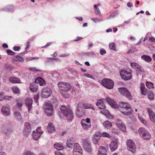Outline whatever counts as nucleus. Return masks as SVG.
Returning <instances> with one entry per match:
<instances>
[{
    "instance_id": "1",
    "label": "nucleus",
    "mask_w": 155,
    "mask_h": 155,
    "mask_svg": "<svg viewBox=\"0 0 155 155\" xmlns=\"http://www.w3.org/2000/svg\"><path fill=\"white\" fill-rule=\"evenodd\" d=\"M106 101L110 106L114 108L117 109L118 107L117 103L114 100L109 97H107L106 99H101L97 101L96 103V105L98 107L101 109H104L105 108V105L104 102Z\"/></svg>"
},
{
    "instance_id": "2",
    "label": "nucleus",
    "mask_w": 155,
    "mask_h": 155,
    "mask_svg": "<svg viewBox=\"0 0 155 155\" xmlns=\"http://www.w3.org/2000/svg\"><path fill=\"white\" fill-rule=\"evenodd\" d=\"M61 110L62 113L65 116L67 117L69 120H72L74 117V114L72 110L68 109L64 106H61Z\"/></svg>"
},
{
    "instance_id": "3",
    "label": "nucleus",
    "mask_w": 155,
    "mask_h": 155,
    "mask_svg": "<svg viewBox=\"0 0 155 155\" xmlns=\"http://www.w3.org/2000/svg\"><path fill=\"white\" fill-rule=\"evenodd\" d=\"M60 90L62 91L68 92L71 89V86L68 83L60 81L58 83Z\"/></svg>"
},
{
    "instance_id": "4",
    "label": "nucleus",
    "mask_w": 155,
    "mask_h": 155,
    "mask_svg": "<svg viewBox=\"0 0 155 155\" xmlns=\"http://www.w3.org/2000/svg\"><path fill=\"white\" fill-rule=\"evenodd\" d=\"M138 132L140 136L143 139L147 140L150 139L151 137L150 134L143 127L139 128Z\"/></svg>"
},
{
    "instance_id": "5",
    "label": "nucleus",
    "mask_w": 155,
    "mask_h": 155,
    "mask_svg": "<svg viewBox=\"0 0 155 155\" xmlns=\"http://www.w3.org/2000/svg\"><path fill=\"white\" fill-rule=\"evenodd\" d=\"M101 83L104 87L109 89H112L114 85L113 81L110 79H103Z\"/></svg>"
},
{
    "instance_id": "6",
    "label": "nucleus",
    "mask_w": 155,
    "mask_h": 155,
    "mask_svg": "<svg viewBox=\"0 0 155 155\" xmlns=\"http://www.w3.org/2000/svg\"><path fill=\"white\" fill-rule=\"evenodd\" d=\"M81 142L83 147L86 151L88 152L92 151V148L90 142L87 140L83 139L81 140Z\"/></svg>"
},
{
    "instance_id": "7",
    "label": "nucleus",
    "mask_w": 155,
    "mask_h": 155,
    "mask_svg": "<svg viewBox=\"0 0 155 155\" xmlns=\"http://www.w3.org/2000/svg\"><path fill=\"white\" fill-rule=\"evenodd\" d=\"M72 153L73 155H82L83 150L78 143H74Z\"/></svg>"
},
{
    "instance_id": "8",
    "label": "nucleus",
    "mask_w": 155,
    "mask_h": 155,
    "mask_svg": "<svg viewBox=\"0 0 155 155\" xmlns=\"http://www.w3.org/2000/svg\"><path fill=\"white\" fill-rule=\"evenodd\" d=\"M44 108L45 112L48 116H51L53 114V107L51 104L50 103H46Z\"/></svg>"
},
{
    "instance_id": "9",
    "label": "nucleus",
    "mask_w": 155,
    "mask_h": 155,
    "mask_svg": "<svg viewBox=\"0 0 155 155\" xmlns=\"http://www.w3.org/2000/svg\"><path fill=\"white\" fill-rule=\"evenodd\" d=\"M127 149L132 153L135 152L136 150V146L134 142L130 139L128 140L127 141Z\"/></svg>"
},
{
    "instance_id": "10",
    "label": "nucleus",
    "mask_w": 155,
    "mask_h": 155,
    "mask_svg": "<svg viewBox=\"0 0 155 155\" xmlns=\"http://www.w3.org/2000/svg\"><path fill=\"white\" fill-rule=\"evenodd\" d=\"M120 75L122 78L125 80L130 79L132 78V75L130 72L126 70H122L120 71Z\"/></svg>"
},
{
    "instance_id": "11",
    "label": "nucleus",
    "mask_w": 155,
    "mask_h": 155,
    "mask_svg": "<svg viewBox=\"0 0 155 155\" xmlns=\"http://www.w3.org/2000/svg\"><path fill=\"white\" fill-rule=\"evenodd\" d=\"M119 91L122 94L126 97L128 99L130 100L131 99L132 96L130 93L126 88H120L119 89Z\"/></svg>"
},
{
    "instance_id": "12",
    "label": "nucleus",
    "mask_w": 155,
    "mask_h": 155,
    "mask_svg": "<svg viewBox=\"0 0 155 155\" xmlns=\"http://www.w3.org/2000/svg\"><path fill=\"white\" fill-rule=\"evenodd\" d=\"M31 131V129L30 124L28 122L25 123L24 128L23 131L24 136L27 137Z\"/></svg>"
},
{
    "instance_id": "13",
    "label": "nucleus",
    "mask_w": 155,
    "mask_h": 155,
    "mask_svg": "<svg viewBox=\"0 0 155 155\" xmlns=\"http://www.w3.org/2000/svg\"><path fill=\"white\" fill-rule=\"evenodd\" d=\"M52 94V90L48 87L44 88L42 90L41 96L43 98H47L51 95Z\"/></svg>"
},
{
    "instance_id": "14",
    "label": "nucleus",
    "mask_w": 155,
    "mask_h": 155,
    "mask_svg": "<svg viewBox=\"0 0 155 155\" xmlns=\"http://www.w3.org/2000/svg\"><path fill=\"white\" fill-rule=\"evenodd\" d=\"M43 133V131H39L37 129H36V130L34 131L32 134L33 139L36 140H38Z\"/></svg>"
},
{
    "instance_id": "15",
    "label": "nucleus",
    "mask_w": 155,
    "mask_h": 155,
    "mask_svg": "<svg viewBox=\"0 0 155 155\" xmlns=\"http://www.w3.org/2000/svg\"><path fill=\"white\" fill-rule=\"evenodd\" d=\"M32 99L30 98H27L25 100V103L26 106L28 108V111L30 112L32 107Z\"/></svg>"
},
{
    "instance_id": "16",
    "label": "nucleus",
    "mask_w": 155,
    "mask_h": 155,
    "mask_svg": "<svg viewBox=\"0 0 155 155\" xmlns=\"http://www.w3.org/2000/svg\"><path fill=\"white\" fill-rule=\"evenodd\" d=\"M148 113L149 115L150 120L153 122H155V114L153 110L150 108H147Z\"/></svg>"
},
{
    "instance_id": "17",
    "label": "nucleus",
    "mask_w": 155,
    "mask_h": 155,
    "mask_svg": "<svg viewBox=\"0 0 155 155\" xmlns=\"http://www.w3.org/2000/svg\"><path fill=\"white\" fill-rule=\"evenodd\" d=\"M130 65L133 68L142 72L144 71L143 69L141 68V66L137 63L134 62H131L130 63Z\"/></svg>"
},
{
    "instance_id": "18",
    "label": "nucleus",
    "mask_w": 155,
    "mask_h": 155,
    "mask_svg": "<svg viewBox=\"0 0 155 155\" xmlns=\"http://www.w3.org/2000/svg\"><path fill=\"white\" fill-rule=\"evenodd\" d=\"M1 111L3 114L5 116L9 115L10 110L8 106H4L1 109Z\"/></svg>"
},
{
    "instance_id": "19",
    "label": "nucleus",
    "mask_w": 155,
    "mask_h": 155,
    "mask_svg": "<svg viewBox=\"0 0 155 155\" xmlns=\"http://www.w3.org/2000/svg\"><path fill=\"white\" fill-rule=\"evenodd\" d=\"M119 107H120L119 110H124V108H127V109H130V107L129 104L127 102H122L119 104Z\"/></svg>"
},
{
    "instance_id": "20",
    "label": "nucleus",
    "mask_w": 155,
    "mask_h": 155,
    "mask_svg": "<svg viewBox=\"0 0 155 155\" xmlns=\"http://www.w3.org/2000/svg\"><path fill=\"white\" fill-rule=\"evenodd\" d=\"M98 155H107V151L104 147L101 146L99 147Z\"/></svg>"
},
{
    "instance_id": "21",
    "label": "nucleus",
    "mask_w": 155,
    "mask_h": 155,
    "mask_svg": "<svg viewBox=\"0 0 155 155\" xmlns=\"http://www.w3.org/2000/svg\"><path fill=\"white\" fill-rule=\"evenodd\" d=\"M120 112L124 115L128 116L132 113V110L130 107V109H127V108H124V110H120Z\"/></svg>"
},
{
    "instance_id": "22",
    "label": "nucleus",
    "mask_w": 155,
    "mask_h": 155,
    "mask_svg": "<svg viewBox=\"0 0 155 155\" xmlns=\"http://www.w3.org/2000/svg\"><path fill=\"white\" fill-rule=\"evenodd\" d=\"M9 81L13 84L21 83V82L18 78L14 77H10L9 78Z\"/></svg>"
},
{
    "instance_id": "23",
    "label": "nucleus",
    "mask_w": 155,
    "mask_h": 155,
    "mask_svg": "<svg viewBox=\"0 0 155 155\" xmlns=\"http://www.w3.org/2000/svg\"><path fill=\"white\" fill-rule=\"evenodd\" d=\"M81 125L83 129L85 130H87L91 128V124L85 123L84 119H83L81 122Z\"/></svg>"
},
{
    "instance_id": "24",
    "label": "nucleus",
    "mask_w": 155,
    "mask_h": 155,
    "mask_svg": "<svg viewBox=\"0 0 155 155\" xmlns=\"http://www.w3.org/2000/svg\"><path fill=\"white\" fill-rule=\"evenodd\" d=\"M74 139L73 138H71L67 140L66 143L67 146L68 148H71L74 144Z\"/></svg>"
},
{
    "instance_id": "25",
    "label": "nucleus",
    "mask_w": 155,
    "mask_h": 155,
    "mask_svg": "<svg viewBox=\"0 0 155 155\" xmlns=\"http://www.w3.org/2000/svg\"><path fill=\"white\" fill-rule=\"evenodd\" d=\"M117 144L115 141L111 142L110 145V150L112 151H114L117 149Z\"/></svg>"
},
{
    "instance_id": "26",
    "label": "nucleus",
    "mask_w": 155,
    "mask_h": 155,
    "mask_svg": "<svg viewBox=\"0 0 155 155\" xmlns=\"http://www.w3.org/2000/svg\"><path fill=\"white\" fill-rule=\"evenodd\" d=\"M48 130L49 133H52L55 131V129L53 124L51 123H49L48 126Z\"/></svg>"
},
{
    "instance_id": "27",
    "label": "nucleus",
    "mask_w": 155,
    "mask_h": 155,
    "mask_svg": "<svg viewBox=\"0 0 155 155\" xmlns=\"http://www.w3.org/2000/svg\"><path fill=\"white\" fill-rule=\"evenodd\" d=\"M12 60L14 61L22 62L24 61V59L18 55H16L12 58Z\"/></svg>"
},
{
    "instance_id": "28",
    "label": "nucleus",
    "mask_w": 155,
    "mask_h": 155,
    "mask_svg": "<svg viewBox=\"0 0 155 155\" xmlns=\"http://www.w3.org/2000/svg\"><path fill=\"white\" fill-rule=\"evenodd\" d=\"M138 118L141 122L146 127H149V125L147 122L144 119L140 116L139 114H138Z\"/></svg>"
},
{
    "instance_id": "29",
    "label": "nucleus",
    "mask_w": 155,
    "mask_h": 155,
    "mask_svg": "<svg viewBox=\"0 0 155 155\" xmlns=\"http://www.w3.org/2000/svg\"><path fill=\"white\" fill-rule=\"evenodd\" d=\"M141 58L142 60L148 63L152 61V58L148 55H143L141 56Z\"/></svg>"
},
{
    "instance_id": "30",
    "label": "nucleus",
    "mask_w": 155,
    "mask_h": 155,
    "mask_svg": "<svg viewBox=\"0 0 155 155\" xmlns=\"http://www.w3.org/2000/svg\"><path fill=\"white\" fill-rule=\"evenodd\" d=\"M14 116L16 119L18 121H21L22 117L20 113L18 111H15L14 112Z\"/></svg>"
},
{
    "instance_id": "31",
    "label": "nucleus",
    "mask_w": 155,
    "mask_h": 155,
    "mask_svg": "<svg viewBox=\"0 0 155 155\" xmlns=\"http://www.w3.org/2000/svg\"><path fill=\"white\" fill-rule=\"evenodd\" d=\"M83 108L85 109H91L93 110H94V107L91 104L88 103H84Z\"/></svg>"
},
{
    "instance_id": "32",
    "label": "nucleus",
    "mask_w": 155,
    "mask_h": 155,
    "mask_svg": "<svg viewBox=\"0 0 155 155\" xmlns=\"http://www.w3.org/2000/svg\"><path fill=\"white\" fill-rule=\"evenodd\" d=\"M30 91L33 92H36L37 91L38 89L37 86L34 84H31L30 85Z\"/></svg>"
},
{
    "instance_id": "33",
    "label": "nucleus",
    "mask_w": 155,
    "mask_h": 155,
    "mask_svg": "<svg viewBox=\"0 0 155 155\" xmlns=\"http://www.w3.org/2000/svg\"><path fill=\"white\" fill-rule=\"evenodd\" d=\"M54 148L57 149V151H59L60 150H62L64 148L62 145L59 143H56L54 145Z\"/></svg>"
},
{
    "instance_id": "34",
    "label": "nucleus",
    "mask_w": 155,
    "mask_h": 155,
    "mask_svg": "<svg viewBox=\"0 0 155 155\" xmlns=\"http://www.w3.org/2000/svg\"><path fill=\"white\" fill-rule=\"evenodd\" d=\"M94 8L95 14L96 15L100 16L101 15V12L99 8L97 7V5H94Z\"/></svg>"
},
{
    "instance_id": "35",
    "label": "nucleus",
    "mask_w": 155,
    "mask_h": 155,
    "mask_svg": "<svg viewBox=\"0 0 155 155\" xmlns=\"http://www.w3.org/2000/svg\"><path fill=\"white\" fill-rule=\"evenodd\" d=\"M103 124L105 128L107 129L111 126V123L108 121H106L103 123Z\"/></svg>"
},
{
    "instance_id": "36",
    "label": "nucleus",
    "mask_w": 155,
    "mask_h": 155,
    "mask_svg": "<svg viewBox=\"0 0 155 155\" xmlns=\"http://www.w3.org/2000/svg\"><path fill=\"white\" fill-rule=\"evenodd\" d=\"M101 134L99 132H97L94 135V138L96 140V141L97 142L100 139L101 137Z\"/></svg>"
},
{
    "instance_id": "37",
    "label": "nucleus",
    "mask_w": 155,
    "mask_h": 155,
    "mask_svg": "<svg viewBox=\"0 0 155 155\" xmlns=\"http://www.w3.org/2000/svg\"><path fill=\"white\" fill-rule=\"evenodd\" d=\"M83 107V103L82 102H80L78 104L76 110L82 111V109Z\"/></svg>"
},
{
    "instance_id": "38",
    "label": "nucleus",
    "mask_w": 155,
    "mask_h": 155,
    "mask_svg": "<svg viewBox=\"0 0 155 155\" xmlns=\"http://www.w3.org/2000/svg\"><path fill=\"white\" fill-rule=\"evenodd\" d=\"M22 106V104L21 103H17L14 106V108L15 109L21 110Z\"/></svg>"
},
{
    "instance_id": "39",
    "label": "nucleus",
    "mask_w": 155,
    "mask_h": 155,
    "mask_svg": "<svg viewBox=\"0 0 155 155\" xmlns=\"http://www.w3.org/2000/svg\"><path fill=\"white\" fill-rule=\"evenodd\" d=\"M146 87L150 89L153 88L154 87L153 84L152 82L147 81L146 82Z\"/></svg>"
},
{
    "instance_id": "40",
    "label": "nucleus",
    "mask_w": 155,
    "mask_h": 155,
    "mask_svg": "<svg viewBox=\"0 0 155 155\" xmlns=\"http://www.w3.org/2000/svg\"><path fill=\"white\" fill-rule=\"evenodd\" d=\"M109 47L110 49L117 51V50L116 49L115 44L114 43L112 42L110 43L109 45Z\"/></svg>"
},
{
    "instance_id": "41",
    "label": "nucleus",
    "mask_w": 155,
    "mask_h": 155,
    "mask_svg": "<svg viewBox=\"0 0 155 155\" xmlns=\"http://www.w3.org/2000/svg\"><path fill=\"white\" fill-rule=\"evenodd\" d=\"M118 127L123 131L125 132L126 131V127L125 125L123 123Z\"/></svg>"
},
{
    "instance_id": "42",
    "label": "nucleus",
    "mask_w": 155,
    "mask_h": 155,
    "mask_svg": "<svg viewBox=\"0 0 155 155\" xmlns=\"http://www.w3.org/2000/svg\"><path fill=\"white\" fill-rule=\"evenodd\" d=\"M14 8V7L13 6H10L8 7L2 9V10L5 11L9 12L12 11Z\"/></svg>"
},
{
    "instance_id": "43",
    "label": "nucleus",
    "mask_w": 155,
    "mask_h": 155,
    "mask_svg": "<svg viewBox=\"0 0 155 155\" xmlns=\"http://www.w3.org/2000/svg\"><path fill=\"white\" fill-rule=\"evenodd\" d=\"M91 20L95 23L101 22L103 21V20L101 18H91Z\"/></svg>"
},
{
    "instance_id": "44",
    "label": "nucleus",
    "mask_w": 155,
    "mask_h": 155,
    "mask_svg": "<svg viewBox=\"0 0 155 155\" xmlns=\"http://www.w3.org/2000/svg\"><path fill=\"white\" fill-rule=\"evenodd\" d=\"M12 90L14 93L18 94L19 93L20 90L19 89L16 87H12Z\"/></svg>"
},
{
    "instance_id": "45",
    "label": "nucleus",
    "mask_w": 155,
    "mask_h": 155,
    "mask_svg": "<svg viewBox=\"0 0 155 155\" xmlns=\"http://www.w3.org/2000/svg\"><path fill=\"white\" fill-rule=\"evenodd\" d=\"M81 110H76V115L79 118L83 116V113L81 112Z\"/></svg>"
},
{
    "instance_id": "46",
    "label": "nucleus",
    "mask_w": 155,
    "mask_h": 155,
    "mask_svg": "<svg viewBox=\"0 0 155 155\" xmlns=\"http://www.w3.org/2000/svg\"><path fill=\"white\" fill-rule=\"evenodd\" d=\"M24 155H36L34 153L30 151H27L24 152Z\"/></svg>"
},
{
    "instance_id": "47",
    "label": "nucleus",
    "mask_w": 155,
    "mask_h": 155,
    "mask_svg": "<svg viewBox=\"0 0 155 155\" xmlns=\"http://www.w3.org/2000/svg\"><path fill=\"white\" fill-rule=\"evenodd\" d=\"M148 98L150 100H152L153 99V94L151 92L149 93L148 95Z\"/></svg>"
},
{
    "instance_id": "48",
    "label": "nucleus",
    "mask_w": 155,
    "mask_h": 155,
    "mask_svg": "<svg viewBox=\"0 0 155 155\" xmlns=\"http://www.w3.org/2000/svg\"><path fill=\"white\" fill-rule=\"evenodd\" d=\"M43 79L41 77H39L37 78L35 80V82L39 84L41 81H42Z\"/></svg>"
},
{
    "instance_id": "49",
    "label": "nucleus",
    "mask_w": 155,
    "mask_h": 155,
    "mask_svg": "<svg viewBox=\"0 0 155 155\" xmlns=\"http://www.w3.org/2000/svg\"><path fill=\"white\" fill-rule=\"evenodd\" d=\"M84 76L92 79H94V77L91 74H89L85 73L84 74Z\"/></svg>"
},
{
    "instance_id": "50",
    "label": "nucleus",
    "mask_w": 155,
    "mask_h": 155,
    "mask_svg": "<svg viewBox=\"0 0 155 155\" xmlns=\"http://www.w3.org/2000/svg\"><path fill=\"white\" fill-rule=\"evenodd\" d=\"M6 52L8 55H12L15 54V52L10 50L8 49L7 50Z\"/></svg>"
},
{
    "instance_id": "51",
    "label": "nucleus",
    "mask_w": 155,
    "mask_h": 155,
    "mask_svg": "<svg viewBox=\"0 0 155 155\" xmlns=\"http://www.w3.org/2000/svg\"><path fill=\"white\" fill-rule=\"evenodd\" d=\"M101 136L103 137H106L109 138L110 137V135L108 133H107L103 132L101 134Z\"/></svg>"
},
{
    "instance_id": "52",
    "label": "nucleus",
    "mask_w": 155,
    "mask_h": 155,
    "mask_svg": "<svg viewBox=\"0 0 155 155\" xmlns=\"http://www.w3.org/2000/svg\"><path fill=\"white\" fill-rule=\"evenodd\" d=\"M39 97V95L38 94L36 95H35L34 97V101L36 103H37L38 98Z\"/></svg>"
},
{
    "instance_id": "53",
    "label": "nucleus",
    "mask_w": 155,
    "mask_h": 155,
    "mask_svg": "<svg viewBox=\"0 0 155 155\" xmlns=\"http://www.w3.org/2000/svg\"><path fill=\"white\" fill-rule=\"evenodd\" d=\"M116 124L117 126L118 127L121 124H123L122 121L119 119H117L116 121Z\"/></svg>"
},
{
    "instance_id": "54",
    "label": "nucleus",
    "mask_w": 155,
    "mask_h": 155,
    "mask_svg": "<svg viewBox=\"0 0 155 155\" xmlns=\"http://www.w3.org/2000/svg\"><path fill=\"white\" fill-rule=\"evenodd\" d=\"M100 53L101 55H103L106 53V50L104 48H101L100 49Z\"/></svg>"
},
{
    "instance_id": "55",
    "label": "nucleus",
    "mask_w": 155,
    "mask_h": 155,
    "mask_svg": "<svg viewBox=\"0 0 155 155\" xmlns=\"http://www.w3.org/2000/svg\"><path fill=\"white\" fill-rule=\"evenodd\" d=\"M149 40L151 43L155 42V38L153 36L150 37Z\"/></svg>"
},
{
    "instance_id": "56",
    "label": "nucleus",
    "mask_w": 155,
    "mask_h": 155,
    "mask_svg": "<svg viewBox=\"0 0 155 155\" xmlns=\"http://www.w3.org/2000/svg\"><path fill=\"white\" fill-rule=\"evenodd\" d=\"M21 49V47L19 46H14L13 48V50L15 51H19Z\"/></svg>"
},
{
    "instance_id": "57",
    "label": "nucleus",
    "mask_w": 155,
    "mask_h": 155,
    "mask_svg": "<svg viewBox=\"0 0 155 155\" xmlns=\"http://www.w3.org/2000/svg\"><path fill=\"white\" fill-rule=\"evenodd\" d=\"M147 90L146 88L145 89H144L142 90H141V94L143 95H146L147 93Z\"/></svg>"
},
{
    "instance_id": "58",
    "label": "nucleus",
    "mask_w": 155,
    "mask_h": 155,
    "mask_svg": "<svg viewBox=\"0 0 155 155\" xmlns=\"http://www.w3.org/2000/svg\"><path fill=\"white\" fill-rule=\"evenodd\" d=\"M39 85L41 86H44L46 84V83L45 81L43 79L42 81H41L39 84Z\"/></svg>"
},
{
    "instance_id": "59",
    "label": "nucleus",
    "mask_w": 155,
    "mask_h": 155,
    "mask_svg": "<svg viewBox=\"0 0 155 155\" xmlns=\"http://www.w3.org/2000/svg\"><path fill=\"white\" fill-rule=\"evenodd\" d=\"M12 97L11 96H5L4 97V98L6 100H10L12 98Z\"/></svg>"
},
{
    "instance_id": "60",
    "label": "nucleus",
    "mask_w": 155,
    "mask_h": 155,
    "mask_svg": "<svg viewBox=\"0 0 155 155\" xmlns=\"http://www.w3.org/2000/svg\"><path fill=\"white\" fill-rule=\"evenodd\" d=\"M117 14V13H113L111 14V15H109L107 18V19H109L110 18H111L115 16V15Z\"/></svg>"
},
{
    "instance_id": "61",
    "label": "nucleus",
    "mask_w": 155,
    "mask_h": 155,
    "mask_svg": "<svg viewBox=\"0 0 155 155\" xmlns=\"http://www.w3.org/2000/svg\"><path fill=\"white\" fill-rule=\"evenodd\" d=\"M29 69L32 71H39L40 70L38 69H36V68L35 67H32V68H29Z\"/></svg>"
},
{
    "instance_id": "62",
    "label": "nucleus",
    "mask_w": 155,
    "mask_h": 155,
    "mask_svg": "<svg viewBox=\"0 0 155 155\" xmlns=\"http://www.w3.org/2000/svg\"><path fill=\"white\" fill-rule=\"evenodd\" d=\"M85 123L91 124V120L89 118H87L86 119H84Z\"/></svg>"
},
{
    "instance_id": "63",
    "label": "nucleus",
    "mask_w": 155,
    "mask_h": 155,
    "mask_svg": "<svg viewBox=\"0 0 155 155\" xmlns=\"http://www.w3.org/2000/svg\"><path fill=\"white\" fill-rule=\"evenodd\" d=\"M4 95V93L2 92L0 93V101H2L3 99V96Z\"/></svg>"
},
{
    "instance_id": "64",
    "label": "nucleus",
    "mask_w": 155,
    "mask_h": 155,
    "mask_svg": "<svg viewBox=\"0 0 155 155\" xmlns=\"http://www.w3.org/2000/svg\"><path fill=\"white\" fill-rule=\"evenodd\" d=\"M140 90H142L143 89H145L146 88L145 87V85L143 83H141L140 84Z\"/></svg>"
}]
</instances>
